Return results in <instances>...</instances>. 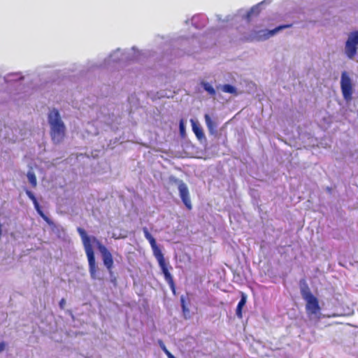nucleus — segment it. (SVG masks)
<instances>
[{
  "label": "nucleus",
  "mask_w": 358,
  "mask_h": 358,
  "mask_svg": "<svg viewBox=\"0 0 358 358\" xmlns=\"http://www.w3.org/2000/svg\"><path fill=\"white\" fill-rule=\"evenodd\" d=\"M77 231L80 236L82 243L89 264V272L92 279L97 278L98 267L96 266L93 245L94 244L100 252L103 265L109 272L113 267V258L110 252L95 236H88L85 229L78 227Z\"/></svg>",
  "instance_id": "nucleus-1"
},
{
  "label": "nucleus",
  "mask_w": 358,
  "mask_h": 358,
  "mask_svg": "<svg viewBox=\"0 0 358 358\" xmlns=\"http://www.w3.org/2000/svg\"><path fill=\"white\" fill-rule=\"evenodd\" d=\"M48 124L52 141L55 143H59L64 138L66 127L57 110L52 109L50 111Z\"/></svg>",
  "instance_id": "nucleus-2"
},
{
  "label": "nucleus",
  "mask_w": 358,
  "mask_h": 358,
  "mask_svg": "<svg viewBox=\"0 0 358 358\" xmlns=\"http://www.w3.org/2000/svg\"><path fill=\"white\" fill-rule=\"evenodd\" d=\"M143 231L145 238L149 241L153 255L158 262L159 266L164 275V278L169 285H173V277L169 271L167 264L165 262L164 255L162 254L160 248L157 245L155 238L150 234L147 227L143 228Z\"/></svg>",
  "instance_id": "nucleus-3"
},
{
  "label": "nucleus",
  "mask_w": 358,
  "mask_h": 358,
  "mask_svg": "<svg viewBox=\"0 0 358 358\" xmlns=\"http://www.w3.org/2000/svg\"><path fill=\"white\" fill-rule=\"evenodd\" d=\"M301 292L306 302V310L309 320L318 322L321 318V308L317 299L313 295L308 287L301 288Z\"/></svg>",
  "instance_id": "nucleus-4"
},
{
  "label": "nucleus",
  "mask_w": 358,
  "mask_h": 358,
  "mask_svg": "<svg viewBox=\"0 0 358 358\" xmlns=\"http://www.w3.org/2000/svg\"><path fill=\"white\" fill-rule=\"evenodd\" d=\"M358 48V31L351 32L345 43V52L349 59H353Z\"/></svg>",
  "instance_id": "nucleus-5"
},
{
  "label": "nucleus",
  "mask_w": 358,
  "mask_h": 358,
  "mask_svg": "<svg viewBox=\"0 0 358 358\" xmlns=\"http://www.w3.org/2000/svg\"><path fill=\"white\" fill-rule=\"evenodd\" d=\"M176 182L178 184V191L180 197L182 199L183 203L186 206V208L189 210H191L192 208L191 199L189 197V192L187 185L180 180H176Z\"/></svg>",
  "instance_id": "nucleus-6"
},
{
  "label": "nucleus",
  "mask_w": 358,
  "mask_h": 358,
  "mask_svg": "<svg viewBox=\"0 0 358 358\" xmlns=\"http://www.w3.org/2000/svg\"><path fill=\"white\" fill-rule=\"evenodd\" d=\"M291 26L292 24H285L278 26L272 30H262L259 31L256 36H255V38H256L258 41L266 40L273 36L278 31L290 27Z\"/></svg>",
  "instance_id": "nucleus-7"
},
{
  "label": "nucleus",
  "mask_w": 358,
  "mask_h": 358,
  "mask_svg": "<svg viewBox=\"0 0 358 358\" xmlns=\"http://www.w3.org/2000/svg\"><path fill=\"white\" fill-rule=\"evenodd\" d=\"M341 90H352V81L348 73L344 71L341 75Z\"/></svg>",
  "instance_id": "nucleus-8"
},
{
  "label": "nucleus",
  "mask_w": 358,
  "mask_h": 358,
  "mask_svg": "<svg viewBox=\"0 0 358 358\" xmlns=\"http://www.w3.org/2000/svg\"><path fill=\"white\" fill-rule=\"evenodd\" d=\"M26 194L29 196V198L33 201V203L34 205L35 209L37 210L38 213L43 218L45 219V213L42 210L41 208L40 207L36 198L34 195V194L29 191L26 190Z\"/></svg>",
  "instance_id": "nucleus-9"
},
{
  "label": "nucleus",
  "mask_w": 358,
  "mask_h": 358,
  "mask_svg": "<svg viewBox=\"0 0 358 358\" xmlns=\"http://www.w3.org/2000/svg\"><path fill=\"white\" fill-rule=\"evenodd\" d=\"M190 122H191V124L192 127V130H193L194 133L195 134V135L196 136V137L199 139H201L202 138H203L204 134H203V130H202L201 127H200L199 124L198 123V122L195 121L193 119H192L190 120Z\"/></svg>",
  "instance_id": "nucleus-10"
},
{
  "label": "nucleus",
  "mask_w": 358,
  "mask_h": 358,
  "mask_svg": "<svg viewBox=\"0 0 358 358\" xmlns=\"http://www.w3.org/2000/svg\"><path fill=\"white\" fill-rule=\"evenodd\" d=\"M246 301H247V296L245 294L242 293L241 299L240 301L238 303V306H237V308H236V315L239 318H242V317H243V315H242V308L245 305Z\"/></svg>",
  "instance_id": "nucleus-11"
},
{
  "label": "nucleus",
  "mask_w": 358,
  "mask_h": 358,
  "mask_svg": "<svg viewBox=\"0 0 358 358\" xmlns=\"http://www.w3.org/2000/svg\"><path fill=\"white\" fill-rule=\"evenodd\" d=\"M205 121H206V124L207 125V127L209 130V132L211 134H214L216 131V124H215V122L212 120L211 117H210L209 115L208 114H206L205 116Z\"/></svg>",
  "instance_id": "nucleus-12"
},
{
  "label": "nucleus",
  "mask_w": 358,
  "mask_h": 358,
  "mask_svg": "<svg viewBox=\"0 0 358 358\" xmlns=\"http://www.w3.org/2000/svg\"><path fill=\"white\" fill-rule=\"evenodd\" d=\"M27 178L32 187H35L36 185V178L35 174L32 171H29L27 173Z\"/></svg>",
  "instance_id": "nucleus-13"
},
{
  "label": "nucleus",
  "mask_w": 358,
  "mask_h": 358,
  "mask_svg": "<svg viewBox=\"0 0 358 358\" xmlns=\"http://www.w3.org/2000/svg\"><path fill=\"white\" fill-rule=\"evenodd\" d=\"M256 13V15H258L259 12L257 8H252L248 13H247V19L248 21L250 20L251 16L253 13Z\"/></svg>",
  "instance_id": "nucleus-14"
},
{
  "label": "nucleus",
  "mask_w": 358,
  "mask_h": 358,
  "mask_svg": "<svg viewBox=\"0 0 358 358\" xmlns=\"http://www.w3.org/2000/svg\"><path fill=\"white\" fill-rule=\"evenodd\" d=\"M180 302H181V306H182L183 312L188 311V309H187V308L186 307V305H185V297L183 296H182L180 297Z\"/></svg>",
  "instance_id": "nucleus-15"
},
{
  "label": "nucleus",
  "mask_w": 358,
  "mask_h": 358,
  "mask_svg": "<svg viewBox=\"0 0 358 358\" xmlns=\"http://www.w3.org/2000/svg\"><path fill=\"white\" fill-rule=\"evenodd\" d=\"M352 91H343L344 98L347 100L350 99L352 96Z\"/></svg>",
  "instance_id": "nucleus-16"
},
{
  "label": "nucleus",
  "mask_w": 358,
  "mask_h": 358,
  "mask_svg": "<svg viewBox=\"0 0 358 358\" xmlns=\"http://www.w3.org/2000/svg\"><path fill=\"white\" fill-rule=\"evenodd\" d=\"M221 90H236L234 87L230 85H224L221 87Z\"/></svg>",
  "instance_id": "nucleus-17"
},
{
  "label": "nucleus",
  "mask_w": 358,
  "mask_h": 358,
  "mask_svg": "<svg viewBox=\"0 0 358 358\" xmlns=\"http://www.w3.org/2000/svg\"><path fill=\"white\" fill-rule=\"evenodd\" d=\"M6 343L5 342L0 343V353L5 350Z\"/></svg>",
  "instance_id": "nucleus-18"
},
{
  "label": "nucleus",
  "mask_w": 358,
  "mask_h": 358,
  "mask_svg": "<svg viewBox=\"0 0 358 358\" xmlns=\"http://www.w3.org/2000/svg\"><path fill=\"white\" fill-rule=\"evenodd\" d=\"M156 94H159V92L158 91H150V93L148 94L150 96L152 97V99H155V95L154 94V93Z\"/></svg>",
  "instance_id": "nucleus-19"
},
{
  "label": "nucleus",
  "mask_w": 358,
  "mask_h": 358,
  "mask_svg": "<svg viewBox=\"0 0 358 358\" xmlns=\"http://www.w3.org/2000/svg\"><path fill=\"white\" fill-rule=\"evenodd\" d=\"M65 304H66V301L65 299H62L60 302H59V306L61 308H64V306H65Z\"/></svg>",
  "instance_id": "nucleus-20"
},
{
  "label": "nucleus",
  "mask_w": 358,
  "mask_h": 358,
  "mask_svg": "<svg viewBox=\"0 0 358 358\" xmlns=\"http://www.w3.org/2000/svg\"><path fill=\"white\" fill-rule=\"evenodd\" d=\"M204 90H214L213 87L208 83L204 84Z\"/></svg>",
  "instance_id": "nucleus-21"
},
{
  "label": "nucleus",
  "mask_w": 358,
  "mask_h": 358,
  "mask_svg": "<svg viewBox=\"0 0 358 358\" xmlns=\"http://www.w3.org/2000/svg\"><path fill=\"white\" fill-rule=\"evenodd\" d=\"M164 353L166 355L168 358H176L169 350H166Z\"/></svg>",
  "instance_id": "nucleus-22"
},
{
  "label": "nucleus",
  "mask_w": 358,
  "mask_h": 358,
  "mask_svg": "<svg viewBox=\"0 0 358 358\" xmlns=\"http://www.w3.org/2000/svg\"><path fill=\"white\" fill-rule=\"evenodd\" d=\"M164 353L166 355L168 358H176L169 350H166Z\"/></svg>",
  "instance_id": "nucleus-23"
},
{
  "label": "nucleus",
  "mask_w": 358,
  "mask_h": 358,
  "mask_svg": "<svg viewBox=\"0 0 358 358\" xmlns=\"http://www.w3.org/2000/svg\"><path fill=\"white\" fill-rule=\"evenodd\" d=\"M180 130L181 134H182L185 131L183 123L182 121L180 123Z\"/></svg>",
  "instance_id": "nucleus-24"
},
{
  "label": "nucleus",
  "mask_w": 358,
  "mask_h": 358,
  "mask_svg": "<svg viewBox=\"0 0 358 358\" xmlns=\"http://www.w3.org/2000/svg\"><path fill=\"white\" fill-rule=\"evenodd\" d=\"M160 346L162 349V350L165 352L166 350H168L164 344L162 342H160Z\"/></svg>",
  "instance_id": "nucleus-25"
},
{
  "label": "nucleus",
  "mask_w": 358,
  "mask_h": 358,
  "mask_svg": "<svg viewBox=\"0 0 358 358\" xmlns=\"http://www.w3.org/2000/svg\"><path fill=\"white\" fill-rule=\"evenodd\" d=\"M170 287L171 288L173 294L176 293V288H175V285H174V282L173 281V285H170Z\"/></svg>",
  "instance_id": "nucleus-26"
},
{
  "label": "nucleus",
  "mask_w": 358,
  "mask_h": 358,
  "mask_svg": "<svg viewBox=\"0 0 358 358\" xmlns=\"http://www.w3.org/2000/svg\"><path fill=\"white\" fill-rule=\"evenodd\" d=\"M45 221H46V223H48L49 224H52V222L48 217H46Z\"/></svg>",
  "instance_id": "nucleus-27"
},
{
  "label": "nucleus",
  "mask_w": 358,
  "mask_h": 358,
  "mask_svg": "<svg viewBox=\"0 0 358 358\" xmlns=\"http://www.w3.org/2000/svg\"><path fill=\"white\" fill-rule=\"evenodd\" d=\"M210 94H215V91H213V90H211V91H208Z\"/></svg>",
  "instance_id": "nucleus-28"
},
{
  "label": "nucleus",
  "mask_w": 358,
  "mask_h": 358,
  "mask_svg": "<svg viewBox=\"0 0 358 358\" xmlns=\"http://www.w3.org/2000/svg\"><path fill=\"white\" fill-rule=\"evenodd\" d=\"M228 92H234V93H236V91H232V90H230V91H227Z\"/></svg>",
  "instance_id": "nucleus-29"
}]
</instances>
